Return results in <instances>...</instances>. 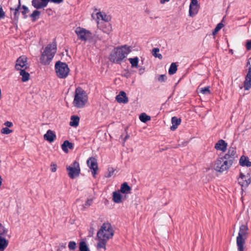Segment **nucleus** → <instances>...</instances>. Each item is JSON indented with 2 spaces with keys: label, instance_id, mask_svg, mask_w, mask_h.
I'll list each match as a JSON object with an SVG mask.
<instances>
[{
  "label": "nucleus",
  "instance_id": "nucleus-1",
  "mask_svg": "<svg viewBox=\"0 0 251 251\" xmlns=\"http://www.w3.org/2000/svg\"><path fill=\"white\" fill-rule=\"evenodd\" d=\"M237 157L236 148L230 147L227 152L223 157H219L214 161L213 169L218 172L223 173L227 171L232 165Z\"/></svg>",
  "mask_w": 251,
  "mask_h": 251
},
{
  "label": "nucleus",
  "instance_id": "nucleus-2",
  "mask_svg": "<svg viewBox=\"0 0 251 251\" xmlns=\"http://www.w3.org/2000/svg\"><path fill=\"white\" fill-rule=\"evenodd\" d=\"M114 231L109 223H104L97 232V237L99 242L97 243L98 249L102 248L106 250V245L108 240L112 238L114 235Z\"/></svg>",
  "mask_w": 251,
  "mask_h": 251
},
{
  "label": "nucleus",
  "instance_id": "nucleus-3",
  "mask_svg": "<svg viewBox=\"0 0 251 251\" xmlns=\"http://www.w3.org/2000/svg\"><path fill=\"white\" fill-rule=\"evenodd\" d=\"M130 51V47L126 45L115 48L109 55V60L113 63L120 64Z\"/></svg>",
  "mask_w": 251,
  "mask_h": 251
},
{
  "label": "nucleus",
  "instance_id": "nucleus-4",
  "mask_svg": "<svg viewBox=\"0 0 251 251\" xmlns=\"http://www.w3.org/2000/svg\"><path fill=\"white\" fill-rule=\"evenodd\" d=\"M56 50V42H54L51 44H48L41 53L40 58V63L44 65H49L55 55Z\"/></svg>",
  "mask_w": 251,
  "mask_h": 251
},
{
  "label": "nucleus",
  "instance_id": "nucleus-5",
  "mask_svg": "<svg viewBox=\"0 0 251 251\" xmlns=\"http://www.w3.org/2000/svg\"><path fill=\"white\" fill-rule=\"evenodd\" d=\"M88 96L86 92L81 87L75 89L73 104L77 108L84 107L88 101Z\"/></svg>",
  "mask_w": 251,
  "mask_h": 251
},
{
  "label": "nucleus",
  "instance_id": "nucleus-6",
  "mask_svg": "<svg viewBox=\"0 0 251 251\" xmlns=\"http://www.w3.org/2000/svg\"><path fill=\"white\" fill-rule=\"evenodd\" d=\"M248 230L247 225L240 226L238 235L236 238L237 251H246L245 244L248 236Z\"/></svg>",
  "mask_w": 251,
  "mask_h": 251
},
{
  "label": "nucleus",
  "instance_id": "nucleus-7",
  "mask_svg": "<svg viewBox=\"0 0 251 251\" xmlns=\"http://www.w3.org/2000/svg\"><path fill=\"white\" fill-rule=\"evenodd\" d=\"M55 73L59 78H66L70 72V69L65 62L58 61L56 62L55 66Z\"/></svg>",
  "mask_w": 251,
  "mask_h": 251
},
{
  "label": "nucleus",
  "instance_id": "nucleus-8",
  "mask_svg": "<svg viewBox=\"0 0 251 251\" xmlns=\"http://www.w3.org/2000/svg\"><path fill=\"white\" fill-rule=\"evenodd\" d=\"M66 170L68 172L69 176L74 179L77 177L80 173V169L78 162L75 161L72 166H67Z\"/></svg>",
  "mask_w": 251,
  "mask_h": 251
},
{
  "label": "nucleus",
  "instance_id": "nucleus-9",
  "mask_svg": "<svg viewBox=\"0 0 251 251\" xmlns=\"http://www.w3.org/2000/svg\"><path fill=\"white\" fill-rule=\"evenodd\" d=\"M75 33L77 35L78 39L84 42H86L89 38L91 37L92 34L90 31L81 27H76Z\"/></svg>",
  "mask_w": 251,
  "mask_h": 251
},
{
  "label": "nucleus",
  "instance_id": "nucleus-10",
  "mask_svg": "<svg viewBox=\"0 0 251 251\" xmlns=\"http://www.w3.org/2000/svg\"><path fill=\"white\" fill-rule=\"evenodd\" d=\"M27 57L25 56H21L16 61L15 68L17 70H22L25 68L27 69Z\"/></svg>",
  "mask_w": 251,
  "mask_h": 251
},
{
  "label": "nucleus",
  "instance_id": "nucleus-11",
  "mask_svg": "<svg viewBox=\"0 0 251 251\" xmlns=\"http://www.w3.org/2000/svg\"><path fill=\"white\" fill-rule=\"evenodd\" d=\"M238 182L242 187H247L251 183V180L250 176L244 175L242 173H240Z\"/></svg>",
  "mask_w": 251,
  "mask_h": 251
},
{
  "label": "nucleus",
  "instance_id": "nucleus-12",
  "mask_svg": "<svg viewBox=\"0 0 251 251\" xmlns=\"http://www.w3.org/2000/svg\"><path fill=\"white\" fill-rule=\"evenodd\" d=\"M50 0H32V5L37 9L46 7Z\"/></svg>",
  "mask_w": 251,
  "mask_h": 251
},
{
  "label": "nucleus",
  "instance_id": "nucleus-13",
  "mask_svg": "<svg viewBox=\"0 0 251 251\" xmlns=\"http://www.w3.org/2000/svg\"><path fill=\"white\" fill-rule=\"evenodd\" d=\"M245 90H249L251 88V68H249L243 83Z\"/></svg>",
  "mask_w": 251,
  "mask_h": 251
},
{
  "label": "nucleus",
  "instance_id": "nucleus-14",
  "mask_svg": "<svg viewBox=\"0 0 251 251\" xmlns=\"http://www.w3.org/2000/svg\"><path fill=\"white\" fill-rule=\"evenodd\" d=\"M20 7H21V2H20V0H19L18 5L15 8H12V7H11L10 8V10L11 11H14V14H13L14 17H13V23L15 24H17L18 22L19 16L20 15L19 10L20 9Z\"/></svg>",
  "mask_w": 251,
  "mask_h": 251
},
{
  "label": "nucleus",
  "instance_id": "nucleus-15",
  "mask_svg": "<svg viewBox=\"0 0 251 251\" xmlns=\"http://www.w3.org/2000/svg\"><path fill=\"white\" fill-rule=\"evenodd\" d=\"M227 144L223 139L219 140L215 145V148L217 150L225 152L226 150Z\"/></svg>",
  "mask_w": 251,
  "mask_h": 251
},
{
  "label": "nucleus",
  "instance_id": "nucleus-16",
  "mask_svg": "<svg viewBox=\"0 0 251 251\" xmlns=\"http://www.w3.org/2000/svg\"><path fill=\"white\" fill-rule=\"evenodd\" d=\"M116 99L119 103H126L128 102V98L124 91H121L116 96Z\"/></svg>",
  "mask_w": 251,
  "mask_h": 251
},
{
  "label": "nucleus",
  "instance_id": "nucleus-17",
  "mask_svg": "<svg viewBox=\"0 0 251 251\" xmlns=\"http://www.w3.org/2000/svg\"><path fill=\"white\" fill-rule=\"evenodd\" d=\"M45 140L50 142H52L56 138V135L53 131L49 129L47 131V133L44 135Z\"/></svg>",
  "mask_w": 251,
  "mask_h": 251
},
{
  "label": "nucleus",
  "instance_id": "nucleus-18",
  "mask_svg": "<svg viewBox=\"0 0 251 251\" xmlns=\"http://www.w3.org/2000/svg\"><path fill=\"white\" fill-rule=\"evenodd\" d=\"M87 164L89 168L91 169H99L97 159L93 157L88 158L87 161Z\"/></svg>",
  "mask_w": 251,
  "mask_h": 251
},
{
  "label": "nucleus",
  "instance_id": "nucleus-19",
  "mask_svg": "<svg viewBox=\"0 0 251 251\" xmlns=\"http://www.w3.org/2000/svg\"><path fill=\"white\" fill-rule=\"evenodd\" d=\"M68 148L73 150L74 149V144L68 140H65L61 145V149L65 152L68 153Z\"/></svg>",
  "mask_w": 251,
  "mask_h": 251
},
{
  "label": "nucleus",
  "instance_id": "nucleus-20",
  "mask_svg": "<svg viewBox=\"0 0 251 251\" xmlns=\"http://www.w3.org/2000/svg\"><path fill=\"white\" fill-rule=\"evenodd\" d=\"M181 121V120L180 118H177L175 116L173 117L171 119L172 126H171V129L173 131L176 130L178 126L180 124Z\"/></svg>",
  "mask_w": 251,
  "mask_h": 251
},
{
  "label": "nucleus",
  "instance_id": "nucleus-21",
  "mask_svg": "<svg viewBox=\"0 0 251 251\" xmlns=\"http://www.w3.org/2000/svg\"><path fill=\"white\" fill-rule=\"evenodd\" d=\"M131 190V187L128 185L127 182H124L122 184L120 192L124 194H127L130 193Z\"/></svg>",
  "mask_w": 251,
  "mask_h": 251
},
{
  "label": "nucleus",
  "instance_id": "nucleus-22",
  "mask_svg": "<svg viewBox=\"0 0 251 251\" xmlns=\"http://www.w3.org/2000/svg\"><path fill=\"white\" fill-rule=\"evenodd\" d=\"M239 163L242 166H247L248 167L251 166V162L249 161V158L244 155L241 157Z\"/></svg>",
  "mask_w": 251,
  "mask_h": 251
},
{
  "label": "nucleus",
  "instance_id": "nucleus-23",
  "mask_svg": "<svg viewBox=\"0 0 251 251\" xmlns=\"http://www.w3.org/2000/svg\"><path fill=\"white\" fill-rule=\"evenodd\" d=\"M122 196L120 192L114 191L113 192V201L116 203H119L122 202Z\"/></svg>",
  "mask_w": 251,
  "mask_h": 251
},
{
  "label": "nucleus",
  "instance_id": "nucleus-24",
  "mask_svg": "<svg viewBox=\"0 0 251 251\" xmlns=\"http://www.w3.org/2000/svg\"><path fill=\"white\" fill-rule=\"evenodd\" d=\"M98 19H101L102 20L108 22L111 20V17L109 16L106 15L104 13L99 12L96 13Z\"/></svg>",
  "mask_w": 251,
  "mask_h": 251
},
{
  "label": "nucleus",
  "instance_id": "nucleus-25",
  "mask_svg": "<svg viewBox=\"0 0 251 251\" xmlns=\"http://www.w3.org/2000/svg\"><path fill=\"white\" fill-rule=\"evenodd\" d=\"M26 68L22 69L20 70V74L22 76V81L23 82H25L27 81L29 79V74L28 73L25 72Z\"/></svg>",
  "mask_w": 251,
  "mask_h": 251
},
{
  "label": "nucleus",
  "instance_id": "nucleus-26",
  "mask_svg": "<svg viewBox=\"0 0 251 251\" xmlns=\"http://www.w3.org/2000/svg\"><path fill=\"white\" fill-rule=\"evenodd\" d=\"M8 245V240L0 236V251H4Z\"/></svg>",
  "mask_w": 251,
  "mask_h": 251
},
{
  "label": "nucleus",
  "instance_id": "nucleus-27",
  "mask_svg": "<svg viewBox=\"0 0 251 251\" xmlns=\"http://www.w3.org/2000/svg\"><path fill=\"white\" fill-rule=\"evenodd\" d=\"M71 121L70 122V125L72 126L76 127L78 126L79 122V118L77 116H72L71 117Z\"/></svg>",
  "mask_w": 251,
  "mask_h": 251
},
{
  "label": "nucleus",
  "instance_id": "nucleus-28",
  "mask_svg": "<svg viewBox=\"0 0 251 251\" xmlns=\"http://www.w3.org/2000/svg\"><path fill=\"white\" fill-rule=\"evenodd\" d=\"M199 6H191L189 5V13L190 16H193L198 12Z\"/></svg>",
  "mask_w": 251,
  "mask_h": 251
},
{
  "label": "nucleus",
  "instance_id": "nucleus-29",
  "mask_svg": "<svg viewBox=\"0 0 251 251\" xmlns=\"http://www.w3.org/2000/svg\"><path fill=\"white\" fill-rule=\"evenodd\" d=\"M139 119L141 122L146 123L151 120V117L147 115L146 113H143L140 115Z\"/></svg>",
  "mask_w": 251,
  "mask_h": 251
},
{
  "label": "nucleus",
  "instance_id": "nucleus-30",
  "mask_svg": "<svg viewBox=\"0 0 251 251\" xmlns=\"http://www.w3.org/2000/svg\"><path fill=\"white\" fill-rule=\"evenodd\" d=\"M128 60L130 64H131L132 67H138L139 59L137 57H135L134 58H130L128 59Z\"/></svg>",
  "mask_w": 251,
  "mask_h": 251
},
{
  "label": "nucleus",
  "instance_id": "nucleus-31",
  "mask_svg": "<svg viewBox=\"0 0 251 251\" xmlns=\"http://www.w3.org/2000/svg\"><path fill=\"white\" fill-rule=\"evenodd\" d=\"M79 250L80 251H90L86 243L84 241L79 243Z\"/></svg>",
  "mask_w": 251,
  "mask_h": 251
},
{
  "label": "nucleus",
  "instance_id": "nucleus-32",
  "mask_svg": "<svg viewBox=\"0 0 251 251\" xmlns=\"http://www.w3.org/2000/svg\"><path fill=\"white\" fill-rule=\"evenodd\" d=\"M177 71V66L176 63H172L169 69V74L173 75L176 73Z\"/></svg>",
  "mask_w": 251,
  "mask_h": 251
},
{
  "label": "nucleus",
  "instance_id": "nucleus-33",
  "mask_svg": "<svg viewBox=\"0 0 251 251\" xmlns=\"http://www.w3.org/2000/svg\"><path fill=\"white\" fill-rule=\"evenodd\" d=\"M40 15V12L37 10H34L33 13L30 15L31 18L32 22L36 21L37 17H39Z\"/></svg>",
  "mask_w": 251,
  "mask_h": 251
},
{
  "label": "nucleus",
  "instance_id": "nucleus-34",
  "mask_svg": "<svg viewBox=\"0 0 251 251\" xmlns=\"http://www.w3.org/2000/svg\"><path fill=\"white\" fill-rule=\"evenodd\" d=\"M8 229L0 223V236H4L7 235Z\"/></svg>",
  "mask_w": 251,
  "mask_h": 251
},
{
  "label": "nucleus",
  "instance_id": "nucleus-35",
  "mask_svg": "<svg viewBox=\"0 0 251 251\" xmlns=\"http://www.w3.org/2000/svg\"><path fill=\"white\" fill-rule=\"evenodd\" d=\"M224 26V24H222V23H220L219 24H218L216 27L215 28V29L213 30V32H212V34L213 35H216L217 32Z\"/></svg>",
  "mask_w": 251,
  "mask_h": 251
},
{
  "label": "nucleus",
  "instance_id": "nucleus-36",
  "mask_svg": "<svg viewBox=\"0 0 251 251\" xmlns=\"http://www.w3.org/2000/svg\"><path fill=\"white\" fill-rule=\"evenodd\" d=\"M22 8L23 10L21 11V13L24 15V18L25 19L27 17L26 14L29 12V10L27 7L24 5L22 6Z\"/></svg>",
  "mask_w": 251,
  "mask_h": 251
},
{
  "label": "nucleus",
  "instance_id": "nucleus-37",
  "mask_svg": "<svg viewBox=\"0 0 251 251\" xmlns=\"http://www.w3.org/2000/svg\"><path fill=\"white\" fill-rule=\"evenodd\" d=\"M200 92L203 94H210V91L209 90V87H205L204 88H201L200 89Z\"/></svg>",
  "mask_w": 251,
  "mask_h": 251
},
{
  "label": "nucleus",
  "instance_id": "nucleus-38",
  "mask_svg": "<svg viewBox=\"0 0 251 251\" xmlns=\"http://www.w3.org/2000/svg\"><path fill=\"white\" fill-rule=\"evenodd\" d=\"M0 132L2 134H9L13 132L12 130L9 129L8 127H5L2 128Z\"/></svg>",
  "mask_w": 251,
  "mask_h": 251
},
{
  "label": "nucleus",
  "instance_id": "nucleus-39",
  "mask_svg": "<svg viewBox=\"0 0 251 251\" xmlns=\"http://www.w3.org/2000/svg\"><path fill=\"white\" fill-rule=\"evenodd\" d=\"M68 247L70 250H75L76 248V244L74 241H70L69 243Z\"/></svg>",
  "mask_w": 251,
  "mask_h": 251
},
{
  "label": "nucleus",
  "instance_id": "nucleus-40",
  "mask_svg": "<svg viewBox=\"0 0 251 251\" xmlns=\"http://www.w3.org/2000/svg\"><path fill=\"white\" fill-rule=\"evenodd\" d=\"M103 31L105 33L109 34L112 31V26L109 23H107V25L105 28H103Z\"/></svg>",
  "mask_w": 251,
  "mask_h": 251
},
{
  "label": "nucleus",
  "instance_id": "nucleus-41",
  "mask_svg": "<svg viewBox=\"0 0 251 251\" xmlns=\"http://www.w3.org/2000/svg\"><path fill=\"white\" fill-rule=\"evenodd\" d=\"M114 170L113 168H108L107 170V174L105 175V177H111L114 173Z\"/></svg>",
  "mask_w": 251,
  "mask_h": 251
},
{
  "label": "nucleus",
  "instance_id": "nucleus-42",
  "mask_svg": "<svg viewBox=\"0 0 251 251\" xmlns=\"http://www.w3.org/2000/svg\"><path fill=\"white\" fill-rule=\"evenodd\" d=\"M93 203V199H88L87 201L85 202V204L83 205V208H86L89 207Z\"/></svg>",
  "mask_w": 251,
  "mask_h": 251
},
{
  "label": "nucleus",
  "instance_id": "nucleus-43",
  "mask_svg": "<svg viewBox=\"0 0 251 251\" xmlns=\"http://www.w3.org/2000/svg\"><path fill=\"white\" fill-rule=\"evenodd\" d=\"M166 79L167 77L165 75H161L158 78V80L160 82H165Z\"/></svg>",
  "mask_w": 251,
  "mask_h": 251
},
{
  "label": "nucleus",
  "instance_id": "nucleus-44",
  "mask_svg": "<svg viewBox=\"0 0 251 251\" xmlns=\"http://www.w3.org/2000/svg\"><path fill=\"white\" fill-rule=\"evenodd\" d=\"M5 12L3 11L2 6L0 4V20L5 17Z\"/></svg>",
  "mask_w": 251,
  "mask_h": 251
},
{
  "label": "nucleus",
  "instance_id": "nucleus-45",
  "mask_svg": "<svg viewBox=\"0 0 251 251\" xmlns=\"http://www.w3.org/2000/svg\"><path fill=\"white\" fill-rule=\"evenodd\" d=\"M50 170L52 172H55L57 170V165L54 163H51L50 165Z\"/></svg>",
  "mask_w": 251,
  "mask_h": 251
},
{
  "label": "nucleus",
  "instance_id": "nucleus-46",
  "mask_svg": "<svg viewBox=\"0 0 251 251\" xmlns=\"http://www.w3.org/2000/svg\"><path fill=\"white\" fill-rule=\"evenodd\" d=\"M246 47L247 50H250L251 49V40L247 41Z\"/></svg>",
  "mask_w": 251,
  "mask_h": 251
},
{
  "label": "nucleus",
  "instance_id": "nucleus-47",
  "mask_svg": "<svg viewBox=\"0 0 251 251\" xmlns=\"http://www.w3.org/2000/svg\"><path fill=\"white\" fill-rule=\"evenodd\" d=\"M4 125L6 126L7 127H10L13 126V123L9 121L5 122Z\"/></svg>",
  "mask_w": 251,
  "mask_h": 251
},
{
  "label": "nucleus",
  "instance_id": "nucleus-48",
  "mask_svg": "<svg viewBox=\"0 0 251 251\" xmlns=\"http://www.w3.org/2000/svg\"><path fill=\"white\" fill-rule=\"evenodd\" d=\"M98 170V169H91V171H92V174L93 175V176L94 177H96V175H97V171Z\"/></svg>",
  "mask_w": 251,
  "mask_h": 251
},
{
  "label": "nucleus",
  "instance_id": "nucleus-49",
  "mask_svg": "<svg viewBox=\"0 0 251 251\" xmlns=\"http://www.w3.org/2000/svg\"><path fill=\"white\" fill-rule=\"evenodd\" d=\"M190 5L191 6H198V0H191V2L190 4Z\"/></svg>",
  "mask_w": 251,
  "mask_h": 251
},
{
  "label": "nucleus",
  "instance_id": "nucleus-50",
  "mask_svg": "<svg viewBox=\"0 0 251 251\" xmlns=\"http://www.w3.org/2000/svg\"><path fill=\"white\" fill-rule=\"evenodd\" d=\"M50 1L55 3H60L62 2L64 0H50Z\"/></svg>",
  "mask_w": 251,
  "mask_h": 251
},
{
  "label": "nucleus",
  "instance_id": "nucleus-51",
  "mask_svg": "<svg viewBox=\"0 0 251 251\" xmlns=\"http://www.w3.org/2000/svg\"><path fill=\"white\" fill-rule=\"evenodd\" d=\"M153 55L155 57H158V58L159 59H162V55L161 54H155V53H153Z\"/></svg>",
  "mask_w": 251,
  "mask_h": 251
},
{
  "label": "nucleus",
  "instance_id": "nucleus-52",
  "mask_svg": "<svg viewBox=\"0 0 251 251\" xmlns=\"http://www.w3.org/2000/svg\"><path fill=\"white\" fill-rule=\"evenodd\" d=\"M159 51V49L158 48H154L152 50V54L153 53L157 54V52H158Z\"/></svg>",
  "mask_w": 251,
  "mask_h": 251
},
{
  "label": "nucleus",
  "instance_id": "nucleus-53",
  "mask_svg": "<svg viewBox=\"0 0 251 251\" xmlns=\"http://www.w3.org/2000/svg\"><path fill=\"white\" fill-rule=\"evenodd\" d=\"M170 0H160V2L161 3H164L165 2H168Z\"/></svg>",
  "mask_w": 251,
  "mask_h": 251
},
{
  "label": "nucleus",
  "instance_id": "nucleus-54",
  "mask_svg": "<svg viewBox=\"0 0 251 251\" xmlns=\"http://www.w3.org/2000/svg\"><path fill=\"white\" fill-rule=\"evenodd\" d=\"M129 137V135H128V134H127V135L125 136V138H124V142H125V141H126V140L127 139H128Z\"/></svg>",
  "mask_w": 251,
  "mask_h": 251
},
{
  "label": "nucleus",
  "instance_id": "nucleus-55",
  "mask_svg": "<svg viewBox=\"0 0 251 251\" xmlns=\"http://www.w3.org/2000/svg\"><path fill=\"white\" fill-rule=\"evenodd\" d=\"M2 179L1 177V176H0V187L1 186V184H2Z\"/></svg>",
  "mask_w": 251,
  "mask_h": 251
},
{
  "label": "nucleus",
  "instance_id": "nucleus-56",
  "mask_svg": "<svg viewBox=\"0 0 251 251\" xmlns=\"http://www.w3.org/2000/svg\"><path fill=\"white\" fill-rule=\"evenodd\" d=\"M251 60V57H250L249 60H248V61L247 62V65H250V60Z\"/></svg>",
  "mask_w": 251,
  "mask_h": 251
},
{
  "label": "nucleus",
  "instance_id": "nucleus-57",
  "mask_svg": "<svg viewBox=\"0 0 251 251\" xmlns=\"http://www.w3.org/2000/svg\"><path fill=\"white\" fill-rule=\"evenodd\" d=\"M249 68H251V66H250Z\"/></svg>",
  "mask_w": 251,
  "mask_h": 251
}]
</instances>
